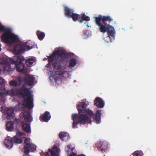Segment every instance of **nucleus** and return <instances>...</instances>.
<instances>
[{
  "instance_id": "nucleus-34",
  "label": "nucleus",
  "mask_w": 156,
  "mask_h": 156,
  "mask_svg": "<svg viewBox=\"0 0 156 156\" xmlns=\"http://www.w3.org/2000/svg\"><path fill=\"white\" fill-rule=\"evenodd\" d=\"M105 41L107 43H108L109 42H112V41L113 40L112 39V38H110L109 39H106V37L105 38H104Z\"/></svg>"
},
{
  "instance_id": "nucleus-26",
  "label": "nucleus",
  "mask_w": 156,
  "mask_h": 156,
  "mask_svg": "<svg viewBox=\"0 0 156 156\" xmlns=\"http://www.w3.org/2000/svg\"><path fill=\"white\" fill-rule=\"evenodd\" d=\"M79 16L78 14L74 13L73 14H72V15L69 18H72L74 21H76L77 20L78 21V19L80 17H79Z\"/></svg>"
},
{
  "instance_id": "nucleus-20",
  "label": "nucleus",
  "mask_w": 156,
  "mask_h": 156,
  "mask_svg": "<svg viewBox=\"0 0 156 156\" xmlns=\"http://www.w3.org/2000/svg\"><path fill=\"white\" fill-rule=\"evenodd\" d=\"M59 138L62 141H66L68 140L69 135L67 133L62 132L60 133L59 134Z\"/></svg>"
},
{
  "instance_id": "nucleus-7",
  "label": "nucleus",
  "mask_w": 156,
  "mask_h": 156,
  "mask_svg": "<svg viewBox=\"0 0 156 156\" xmlns=\"http://www.w3.org/2000/svg\"><path fill=\"white\" fill-rule=\"evenodd\" d=\"M28 42H20L18 44L14 49V51L16 54H20L23 51H28L32 48V46L28 45Z\"/></svg>"
},
{
  "instance_id": "nucleus-8",
  "label": "nucleus",
  "mask_w": 156,
  "mask_h": 156,
  "mask_svg": "<svg viewBox=\"0 0 156 156\" xmlns=\"http://www.w3.org/2000/svg\"><path fill=\"white\" fill-rule=\"evenodd\" d=\"M101 110H98L96 113H94L89 109L86 110L83 113H86L88 115L93 117L94 119L97 123H99L101 122Z\"/></svg>"
},
{
  "instance_id": "nucleus-18",
  "label": "nucleus",
  "mask_w": 156,
  "mask_h": 156,
  "mask_svg": "<svg viewBox=\"0 0 156 156\" xmlns=\"http://www.w3.org/2000/svg\"><path fill=\"white\" fill-rule=\"evenodd\" d=\"M21 124L23 130L27 133H30L31 129L30 124L23 122H22Z\"/></svg>"
},
{
  "instance_id": "nucleus-30",
  "label": "nucleus",
  "mask_w": 156,
  "mask_h": 156,
  "mask_svg": "<svg viewBox=\"0 0 156 156\" xmlns=\"http://www.w3.org/2000/svg\"><path fill=\"white\" fill-rule=\"evenodd\" d=\"M4 100L3 94L2 92H0V103L2 102H3Z\"/></svg>"
},
{
  "instance_id": "nucleus-25",
  "label": "nucleus",
  "mask_w": 156,
  "mask_h": 156,
  "mask_svg": "<svg viewBox=\"0 0 156 156\" xmlns=\"http://www.w3.org/2000/svg\"><path fill=\"white\" fill-rule=\"evenodd\" d=\"M12 140L14 143L16 144H21L23 142L22 139L16 136L14 137Z\"/></svg>"
},
{
  "instance_id": "nucleus-35",
  "label": "nucleus",
  "mask_w": 156,
  "mask_h": 156,
  "mask_svg": "<svg viewBox=\"0 0 156 156\" xmlns=\"http://www.w3.org/2000/svg\"><path fill=\"white\" fill-rule=\"evenodd\" d=\"M5 80L2 77H0V85L5 83Z\"/></svg>"
},
{
  "instance_id": "nucleus-5",
  "label": "nucleus",
  "mask_w": 156,
  "mask_h": 156,
  "mask_svg": "<svg viewBox=\"0 0 156 156\" xmlns=\"http://www.w3.org/2000/svg\"><path fill=\"white\" fill-rule=\"evenodd\" d=\"M0 31L4 32L1 36V38L2 40L4 43L10 44L17 41L18 37L12 32L10 29L6 28L2 24L0 27Z\"/></svg>"
},
{
  "instance_id": "nucleus-32",
  "label": "nucleus",
  "mask_w": 156,
  "mask_h": 156,
  "mask_svg": "<svg viewBox=\"0 0 156 156\" xmlns=\"http://www.w3.org/2000/svg\"><path fill=\"white\" fill-rule=\"evenodd\" d=\"M24 134V133L23 132H22L20 131H19L18 130H17V132H16V136H21L23 135Z\"/></svg>"
},
{
  "instance_id": "nucleus-19",
  "label": "nucleus",
  "mask_w": 156,
  "mask_h": 156,
  "mask_svg": "<svg viewBox=\"0 0 156 156\" xmlns=\"http://www.w3.org/2000/svg\"><path fill=\"white\" fill-rule=\"evenodd\" d=\"M12 139L10 137H8L4 141L5 146L8 148H11L13 146Z\"/></svg>"
},
{
  "instance_id": "nucleus-16",
  "label": "nucleus",
  "mask_w": 156,
  "mask_h": 156,
  "mask_svg": "<svg viewBox=\"0 0 156 156\" xmlns=\"http://www.w3.org/2000/svg\"><path fill=\"white\" fill-rule=\"evenodd\" d=\"M64 10L65 16L69 18L72 15V14H73L74 12V10L73 9L70 8L67 6L64 7Z\"/></svg>"
},
{
  "instance_id": "nucleus-41",
  "label": "nucleus",
  "mask_w": 156,
  "mask_h": 156,
  "mask_svg": "<svg viewBox=\"0 0 156 156\" xmlns=\"http://www.w3.org/2000/svg\"><path fill=\"white\" fill-rule=\"evenodd\" d=\"M1 44H0V51H1Z\"/></svg>"
},
{
  "instance_id": "nucleus-11",
  "label": "nucleus",
  "mask_w": 156,
  "mask_h": 156,
  "mask_svg": "<svg viewBox=\"0 0 156 156\" xmlns=\"http://www.w3.org/2000/svg\"><path fill=\"white\" fill-rule=\"evenodd\" d=\"M51 119V115L49 112H45L43 114L41 115L39 117L40 120L42 122H47Z\"/></svg>"
},
{
  "instance_id": "nucleus-9",
  "label": "nucleus",
  "mask_w": 156,
  "mask_h": 156,
  "mask_svg": "<svg viewBox=\"0 0 156 156\" xmlns=\"http://www.w3.org/2000/svg\"><path fill=\"white\" fill-rule=\"evenodd\" d=\"M58 153V147L54 145L51 149H48V151L45 153V156H57Z\"/></svg>"
},
{
  "instance_id": "nucleus-3",
  "label": "nucleus",
  "mask_w": 156,
  "mask_h": 156,
  "mask_svg": "<svg viewBox=\"0 0 156 156\" xmlns=\"http://www.w3.org/2000/svg\"><path fill=\"white\" fill-rule=\"evenodd\" d=\"M94 22L99 28L100 32L102 33L107 32L108 36L106 39L112 38L115 39V34L114 27L110 25L113 22V19L110 16H103L99 15L98 16L94 17Z\"/></svg>"
},
{
  "instance_id": "nucleus-39",
  "label": "nucleus",
  "mask_w": 156,
  "mask_h": 156,
  "mask_svg": "<svg viewBox=\"0 0 156 156\" xmlns=\"http://www.w3.org/2000/svg\"><path fill=\"white\" fill-rule=\"evenodd\" d=\"M76 156H86L85 154H81L80 155H76Z\"/></svg>"
},
{
  "instance_id": "nucleus-13",
  "label": "nucleus",
  "mask_w": 156,
  "mask_h": 156,
  "mask_svg": "<svg viewBox=\"0 0 156 156\" xmlns=\"http://www.w3.org/2000/svg\"><path fill=\"white\" fill-rule=\"evenodd\" d=\"M94 105L99 108H102L105 105V103L101 98L98 97L94 101Z\"/></svg>"
},
{
  "instance_id": "nucleus-10",
  "label": "nucleus",
  "mask_w": 156,
  "mask_h": 156,
  "mask_svg": "<svg viewBox=\"0 0 156 156\" xmlns=\"http://www.w3.org/2000/svg\"><path fill=\"white\" fill-rule=\"evenodd\" d=\"M36 146L32 143H28L25 144L24 147V152L25 154H28L29 151L33 152L36 150Z\"/></svg>"
},
{
  "instance_id": "nucleus-33",
  "label": "nucleus",
  "mask_w": 156,
  "mask_h": 156,
  "mask_svg": "<svg viewBox=\"0 0 156 156\" xmlns=\"http://www.w3.org/2000/svg\"><path fill=\"white\" fill-rule=\"evenodd\" d=\"M67 147H68V151H69V150H70L72 152L71 153L74 152H73V151L74 150V148H71L72 146H71V145H68Z\"/></svg>"
},
{
  "instance_id": "nucleus-22",
  "label": "nucleus",
  "mask_w": 156,
  "mask_h": 156,
  "mask_svg": "<svg viewBox=\"0 0 156 156\" xmlns=\"http://www.w3.org/2000/svg\"><path fill=\"white\" fill-rule=\"evenodd\" d=\"M21 82V80L20 78L18 80V82H17L15 80H12L10 81L9 82V83L10 86L17 87L19 86Z\"/></svg>"
},
{
  "instance_id": "nucleus-14",
  "label": "nucleus",
  "mask_w": 156,
  "mask_h": 156,
  "mask_svg": "<svg viewBox=\"0 0 156 156\" xmlns=\"http://www.w3.org/2000/svg\"><path fill=\"white\" fill-rule=\"evenodd\" d=\"M35 78L30 75H27L24 78V81L28 85L31 86L33 85Z\"/></svg>"
},
{
  "instance_id": "nucleus-40",
  "label": "nucleus",
  "mask_w": 156,
  "mask_h": 156,
  "mask_svg": "<svg viewBox=\"0 0 156 156\" xmlns=\"http://www.w3.org/2000/svg\"><path fill=\"white\" fill-rule=\"evenodd\" d=\"M23 156H30L28 154H25Z\"/></svg>"
},
{
  "instance_id": "nucleus-38",
  "label": "nucleus",
  "mask_w": 156,
  "mask_h": 156,
  "mask_svg": "<svg viewBox=\"0 0 156 156\" xmlns=\"http://www.w3.org/2000/svg\"><path fill=\"white\" fill-rule=\"evenodd\" d=\"M3 106H1V107H0V111L2 112L3 110Z\"/></svg>"
},
{
  "instance_id": "nucleus-21",
  "label": "nucleus",
  "mask_w": 156,
  "mask_h": 156,
  "mask_svg": "<svg viewBox=\"0 0 156 156\" xmlns=\"http://www.w3.org/2000/svg\"><path fill=\"white\" fill-rule=\"evenodd\" d=\"M90 18L89 17L86 16L85 13H83L81 17H79L78 19V21L80 23L83 22V21H88L90 20Z\"/></svg>"
},
{
  "instance_id": "nucleus-1",
  "label": "nucleus",
  "mask_w": 156,
  "mask_h": 156,
  "mask_svg": "<svg viewBox=\"0 0 156 156\" xmlns=\"http://www.w3.org/2000/svg\"><path fill=\"white\" fill-rule=\"evenodd\" d=\"M67 58V54L62 50L54 51L48 57V63L46 67H49L51 63L55 70L54 74L49 77L51 80H53L56 82L60 79V76L67 73L65 70V62L66 61Z\"/></svg>"
},
{
  "instance_id": "nucleus-24",
  "label": "nucleus",
  "mask_w": 156,
  "mask_h": 156,
  "mask_svg": "<svg viewBox=\"0 0 156 156\" xmlns=\"http://www.w3.org/2000/svg\"><path fill=\"white\" fill-rule=\"evenodd\" d=\"M6 114L7 115L8 117H12L13 118V114L14 111L12 108H7L6 109Z\"/></svg>"
},
{
  "instance_id": "nucleus-29",
  "label": "nucleus",
  "mask_w": 156,
  "mask_h": 156,
  "mask_svg": "<svg viewBox=\"0 0 156 156\" xmlns=\"http://www.w3.org/2000/svg\"><path fill=\"white\" fill-rule=\"evenodd\" d=\"M107 148V145L105 143L102 142V147L101 149L100 150L102 152H105Z\"/></svg>"
},
{
  "instance_id": "nucleus-2",
  "label": "nucleus",
  "mask_w": 156,
  "mask_h": 156,
  "mask_svg": "<svg viewBox=\"0 0 156 156\" xmlns=\"http://www.w3.org/2000/svg\"><path fill=\"white\" fill-rule=\"evenodd\" d=\"M24 61L27 66H30L35 61V59L33 58H28L25 61V58L22 55H16L12 58H9L7 57L0 58V74L2 72H9L13 71V69L11 67L10 63L15 65L18 72H24L25 64L23 62Z\"/></svg>"
},
{
  "instance_id": "nucleus-12",
  "label": "nucleus",
  "mask_w": 156,
  "mask_h": 156,
  "mask_svg": "<svg viewBox=\"0 0 156 156\" xmlns=\"http://www.w3.org/2000/svg\"><path fill=\"white\" fill-rule=\"evenodd\" d=\"M87 105L85 102H80L77 106V108L78 109L79 113H83L86 110Z\"/></svg>"
},
{
  "instance_id": "nucleus-28",
  "label": "nucleus",
  "mask_w": 156,
  "mask_h": 156,
  "mask_svg": "<svg viewBox=\"0 0 156 156\" xmlns=\"http://www.w3.org/2000/svg\"><path fill=\"white\" fill-rule=\"evenodd\" d=\"M143 152L141 151H136L133 153V156H141Z\"/></svg>"
},
{
  "instance_id": "nucleus-6",
  "label": "nucleus",
  "mask_w": 156,
  "mask_h": 156,
  "mask_svg": "<svg viewBox=\"0 0 156 156\" xmlns=\"http://www.w3.org/2000/svg\"><path fill=\"white\" fill-rule=\"evenodd\" d=\"M72 120L73 121L72 127L73 128L77 127V125L79 123L84 124L89 121L88 123L91 124V121L86 115L83 113L79 114H73L72 115Z\"/></svg>"
},
{
  "instance_id": "nucleus-37",
  "label": "nucleus",
  "mask_w": 156,
  "mask_h": 156,
  "mask_svg": "<svg viewBox=\"0 0 156 156\" xmlns=\"http://www.w3.org/2000/svg\"><path fill=\"white\" fill-rule=\"evenodd\" d=\"M69 156H76V154L75 152L71 153Z\"/></svg>"
},
{
  "instance_id": "nucleus-23",
  "label": "nucleus",
  "mask_w": 156,
  "mask_h": 156,
  "mask_svg": "<svg viewBox=\"0 0 156 156\" xmlns=\"http://www.w3.org/2000/svg\"><path fill=\"white\" fill-rule=\"evenodd\" d=\"M36 34L38 37V38L40 40H42L45 36V34L44 32L39 30H38L36 32Z\"/></svg>"
},
{
  "instance_id": "nucleus-36",
  "label": "nucleus",
  "mask_w": 156,
  "mask_h": 156,
  "mask_svg": "<svg viewBox=\"0 0 156 156\" xmlns=\"http://www.w3.org/2000/svg\"><path fill=\"white\" fill-rule=\"evenodd\" d=\"M29 139L28 138H26L24 141V143L25 144H27V143L28 144H30V142L29 141Z\"/></svg>"
},
{
  "instance_id": "nucleus-17",
  "label": "nucleus",
  "mask_w": 156,
  "mask_h": 156,
  "mask_svg": "<svg viewBox=\"0 0 156 156\" xmlns=\"http://www.w3.org/2000/svg\"><path fill=\"white\" fill-rule=\"evenodd\" d=\"M13 122H8L6 125V129L7 131H11L13 129V124L17 123V119H15V120Z\"/></svg>"
},
{
  "instance_id": "nucleus-15",
  "label": "nucleus",
  "mask_w": 156,
  "mask_h": 156,
  "mask_svg": "<svg viewBox=\"0 0 156 156\" xmlns=\"http://www.w3.org/2000/svg\"><path fill=\"white\" fill-rule=\"evenodd\" d=\"M23 117L25 121L30 122L33 120L31 116L29 111H24L23 113Z\"/></svg>"
},
{
  "instance_id": "nucleus-31",
  "label": "nucleus",
  "mask_w": 156,
  "mask_h": 156,
  "mask_svg": "<svg viewBox=\"0 0 156 156\" xmlns=\"http://www.w3.org/2000/svg\"><path fill=\"white\" fill-rule=\"evenodd\" d=\"M102 142L101 143V142L98 143L96 144V147L97 148L100 150H101V147H102Z\"/></svg>"
},
{
  "instance_id": "nucleus-4",
  "label": "nucleus",
  "mask_w": 156,
  "mask_h": 156,
  "mask_svg": "<svg viewBox=\"0 0 156 156\" xmlns=\"http://www.w3.org/2000/svg\"><path fill=\"white\" fill-rule=\"evenodd\" d=\"M6 93L11 96H15L16 94L23 98L22 105L25 108L28 109H31L33 108V98L28 88H21L16 92L15 89H12L7 90Z\"/></svg>"
},
{
  "instance_id": "nucleus-27",
  "label": "nucleus",
  "mask_w": 156,
  "mask_h": 156,
  "mask_svg": "<svg viewBox=\"0 0 156 156\" xmlns=\"http://www.w3.org/2000/svg\"><path fill=\"white\" fill-rule=\"evenodd\" d=\"M76 60L74 58H72L69 61V66L71 67H73L76 65Z\"/></svg>"
}]
</instances>
